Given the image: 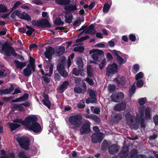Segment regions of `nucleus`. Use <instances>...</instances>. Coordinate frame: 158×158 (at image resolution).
I'll list each match as a JSON object with an SVG mask.
<instances>
[{
	"label": "nucleus",
	"mask_w": 158,
	"mask_h": 158,
	"mask_svg": "<svg viewBox=\"0 0 158 158\" xmlns=\"http://www.w3.org/2000/svg\"><path fill=\"white\" fill-rule=\"evenodd\" d=\"M38 117L34 115H30L26 117L24 120L22 119H15L13 120V122L19 123L26 127L27 129L34 133L40 132L42 130L40 124L37 121Z\"/></svg>",
	"instance_id": "1"
},
{
	"label": "nucleus",
	"mask_w": 158,
	"mask_h": 158,
	"mask_svg": "<svg viewBox=\"0 0 158 158\" xmlns=\"http://www.w3.org/2000/svg\"><path fill=\"white\" fill-rule=\"evenodd\" d=\"M0 45L2 46V51L4 52L8 57L12 55L16 59H20V57H22L21 56L15 52L13 47L9 45V43L6 42L3 44L0 43Z\"/></svg>",
	"instance_id": "2"
},
{
	"label": "nucleus",
	"mask_w": 158,
	"mask_h": 158,
	"mask_svg": "<svg viewBox=\"0 0 158 158\" xmlns=\"http://www.w3.org/2000/svg\"><path fill=\"white\" fill-rule=\"evenodd\" d=\"M69 122L71 125L73 126L72 129H75L80 127L82 124V117L80 114L70 116L69 118Z\"/></svg>",
	"instance_id": "3"
},
{
	"label": "nucleus",
	"mask_w": 158,
	"mask_h": 158,
	"mask_svg": "<svg viewBox=\"0 0 158 158\" xmlns=\"http://www.w3.org/2000/svg\"><path fill=\"white\" fill-rule=\"evenodd\" d=\"M16 139L23 148L26 151L29 150L30 141L28 138L24 137H18Z\"/></svg>",
	"instance_id": "4"
},
{
	"label": "nucleus",
	"mask_w": 158,
	"mask_h": 158,
	"mask_svg": "<svg viewBox=\"0 0 158 158\" xmlns=\"http://www.w3.org/2000/svg\"><path fill=\"white\" fill-rule=\"evenodd\" d=\"M89 53L90 54L93 53L92 55V57L95 61H100L102 60L103 59L104 56V53L102 50L97 49L90 50Z\"/></svg>",
	"instance_id": "5"
},
{
	"label": "nucleus",
	"mask_w": 158,
	"mask_h": 158,
	"mask_svg": "<svg viewBox=\"0 0 158 158\" xmlns=\"http://www.w3.org/2000/svg\"><path fill=\"white\" fill-rule=\"evenodd\" d=\"M92 142L94 143H100L103 139L104 134L101 132L95 133L91 136Z\"/></svg>",
	"instance_id": "6"
},
{
	"label": "nucleus",
	"mask_w": 158,
	"mask_h": 158,
	"mask_svg": "<svg viewBox=\"0 0 158 158\" xmlns=\"http://www.w3.org/2000/svg\"><path fill=\"white\" fill-rule=\"evenodd\" d=\"M124 95L122 92H114L112 94L111 99L112 102H118L122 101L124 98Z\"/></svg>",
	"instance_id": "7"
},
{
	"label": "nucleus",
	"mask_w": 158,
	"mask_h": 158,
	"mask_svg": "<svg viewBox=\"0 0 158 158\" xmlns=\"http://www.w3.org/2000/svg\"><path fill=\"white\" fill-rule=\"evenodd\" d=\"M90 123L89 121H87L84 123L81 127L80 131L81 135L87 134L90 132Z\"/></svg>",
	"instance_id": "8"
},
{
	"label": "nucleus",
	"mask_w": 158,
	"mask_h": 158,
	"mask_svg": "<svg viewBox=\"0 0 158 158\" xmlns=\"http://www.w3.org/2000/svg\"><path fill=\"white\" fill-rule=\"evenodd\" d=\"M22 106L28 107L30 106V103L28 101H26L19 105L15 104L14 105V108L15 109H18L19 111H24L25 110Z\"/></svg>",
	"instance_id": "9"
},
{
	"label": "nucleus",
	"mask_w": 158,
	"mask_h": 158,
	"mask_svg": "<svg viewBox=\"0 0 158 158\" xmlns=\"http://www.w3.org/2000/svg\"><path fill=\"white\" fill-rule=\"evenodd\" d=\"M55 52L54 48L51 47H49L46 49V51L44 53V56L47 58L49 60L51 59L52 56Z\"/></svg>",
	"instance_id": "10"
},
{
	"label": "nucleus",
	"mask_w": 158,
	"mask_h": 158,
	"mask_svg": "<svg viewBox=\"0 0 158 158\" xmlns=\"http://www.w3.org/2000/svg\"><path fill=\"white\" fill-rule=\"evenodd\" d=\"M39 28H44L46 27L49 28L51 27L48 20L46 19H44L40 20Z\"/></svg>",
	"instance_id": "11"
},
{
	"label": "nucleus",
	"mask_w": 158,
	"mask_h": 158,
	"mask_svg": "<svg viewBox=\"0 0 158 158\" xmlns=\"http://www.w3.org/2000/svg\"><path fill=\"white\" fill-rule=\"evenodd\" d=\"M120 149V147L116 144H113L109 146V154L114 155L117 153Z\"/></svg>",
	"instance_id": "12"
},
{
	"label": "nucleus",
	"mask_w": 158,
	"mask_h": 158,
	"mask_svg": "<svg viewBox=\"0 0 158 158\" xmlns=\"http://www.w3.org/2000/svg\"><path fill=\"white\" fill-rule=\"evenodd\" d=\"M118 70V65L115 63L109 64V73H116Z\"/></svg>",
	"instance_id": "13"
},
{
	"label": "nucleus",
	"mask_w": 158,
	"mask_h": 158,
	"mask_svg": "<svg viewBox=\"0 0 158 158\" xmlns=\"http://www.w3.org/2000/svg\"><path fill=\"white\" fill-rule=\"evenodd\" d=\"M43 97L44 99L42 100L43 103L46 106L48 109H50L51 105V102L49 100V97L45 93L43 94Z\"/></svg>",
	"instance_id": "14"
},
{
	"label": "nucleus",
	"mask_w": 158,
	"mask_h": 158,
	"mask_svg": "<svg viewBox=\"0 0 158 158\" xmlns=\"http://www.w3.org/2000/svg\"><path fill=\"white\" fill-rule=\"evenodd\" d=\"M29 95L27 93H25L23 95L15 99L12 101V102H22L25 101L28 98Z\"/></svg>",
	"instance_id": "15"
},
{
	"label": "nucleus",
	"mask_w": 158,
	"mask_h": 158,
	"mask_svg": "<svg viewBox=\"0 0 158 158\" xmlns=\"http://www.w3.org/2000/svg\"><path fill=\"white\" fill-rule=\"evenodd\" d=\"M70 85L69 82L66 81H64L59 87V92L60 93L63 92L66 89L68 86Z\"/></svg>",
	"instance_id": "16"
},
{
	"label": "nucleus",
	"mask_w": 158,
	"mask_h": 158,
	"mask_svg": "<svg viewBox=\"0 0 158 158\" xmlns=\"http://www.w3.org/2000/svg\"><path fill=\"white\" fill-rule=\"evenodd\" d=\"M16 68L17 69H22L26 65L27 63L25 62H20L18 60H15L14 61Z\"/></svg>",
	"instance_id": "17"
},
{
	"label": "nucleus",
	"mask_w": 158,
	"mask_h": 158,
	"mask_svg": "<svg viewBox=\"0 0 158 158\" xmlns=\"http://www.w3.org/2000/svg\"><path fill=\"white\" fill-rule=\"evenodd\" d=\"M126 107V103L122 102L116 105L114 107V109L115 110L120 111L125 110Z\"/></svg>",
	"instance_id": "18"
},
{
	"label": "nucleus",
	"mask_w": 158,
	"mask_h": 158,
	"mask_svg": "<svg viewBox=\"0 0 158 158\" xmlns=\"http://www.w3.org/2000/svg\"><path fill=\"white\" fill-rule=\"evenodd\" d=\"M101 148L102 150L104 152L109 150V143L106 139L103 140L101 144Z\"/></svg>",
	"instance_id": "19"
},
{
	"label": "nucleus",
	"mask_w": 158,
	"mask_h": 158,
	"mask_svg": "<svg viewBox=\"0 0 158 158\" xmlns=\"http://www.w3.org/2000/svg\"><path fill=\"white\" fill-rule=\"evenodd\" d=\"M18 123H15L14 122H13V123H8L9 128L11 131H14L21 126V125L18 124Z\"/></svg>",
	"instance_id": "20"
},
{
	"label": "nucleus",
	"mask_w": 158,
	"mask_h": 158,
	"mask_svg": "<svg viewBox=\"0 0 158 158\" xmlns=\"http://www.w3.org/2000/svg\"><path fill=\"white\" fill-rule=\"evenodd\" d=\"M89 95L90 97V98L94 100L97 101L96 99V94L97 92L96 90H94L93 89H89L88 90Z\"/></svg>",
	"instance_id": "21"
},
{
	"label": "nucleus",
	"mask_w": 158,
	"mask_h": 158,
	"mask_svg": "<svg viewBox=\"0 0 158 158\" xmlns=\"http://www.w3.org/2000/svg\"><path fill=\"white\" fill-rule=\"evenodd\" d=\"M94 29L95 26L94 24H92L88 27V30L86 33L94 35L96 33V31Z\"/></svg>",
	"instance_id": "22"
},
{
	"label": "nucleus",
	"mask_w": 158,
	"mask_h": 158,
	"mask_svg": "<svg viewBox=\"0 0 158 158\" xmlns=\"http://www.w3.org/2000/svg\"><path fill=\"white\" fill-rule=\"evenodd\" d=\"M20 18L26 20L27 21H30L31 20V18L30 15L25 12H23L22 13Z\"/></svg>",
	"instance_id": "23"
},
{
	"label": "nucleus",
	"mask_w": 158,
	"mask_h": 158,
	"mask_svg": "<svg viewBox=\"0 0 158 158\" xmlns=\"http://www.w3.org/2000/svg\"><path fill=\"white\" fill-rule=\"evenodd\" d=\"M71 2L70 0H55L56 3L60 5H67Z\"/></svg>",
	"instance_id": "24"
},
{
	"label": "nucleus",
	"mask_w": 158,
	"mask_h": 158,
	"mask_svg": "<svg viewBox=\"0 0 158 158\" xmlns=\"http://www.w3.org/2000/svg\"><path fill=\"white\" fill-rule=\"evenodd\" d=\"M145 118L146 120L150 119L151 117V110L150 107H147L145 111Z\"/></svg>",
	"instance_id": "25"
},
{
	"label": "nucleus",
	"mask_w": 158,
	"mask_h": 158,
	"mask_svg": "<svg viewBox=\"0 0 158 158\" xmlns=\"http://www.w3.org/2000/svg\"><path fill=\"white\" fill-rule=\"evenodd\" d=\"M112 117H113L114 122L115 123L119 122L122 119V115L120 114H115Z\"/></svg>",
	"instance_id": "26"
},
{
	"label": "nucleus",
	"mask_w": 158,
	"mask_h": 158,
	"mask_svg": "<svg viewBox=\"0 0 158 158\" xmlns=\"http://www.w3.org/2000/svg\"><path fill=\"white\" fill-rule=\"evenodd\" d=\"M64 9L67 11L70 12L76 10H77V6L76 5H70L65 6Z\"/></svg>",
	"instance_id": "27"
},
{
	"label": "nucleus",
	"mask_w": 158,
	"mask_h": 158,
	"mask_svg": "<svg viewBox=\"0 0 158 158\" xmlns=\"http://www.w3.org/2000/svg\"><path fill=\"white\" fill-rule=\"evenodd\" d=\"M138 151L137 150L132 149L130 152V155L128 158H135L137 156Z\"/></svg>",
	"instance_id": "28"
},
{
	"label": "nucleus",
	"mask_w": 158,
	"mask_h": 158,
	"mask_svg": "<svg viewBox=\"0 0 158 158\" xmlns=\"http://www.w3.org/2000/svg\"><path fill=\"white\" fill-rule=\"evenodd\" d=\"M26 28L28 29L26 33L27 35L29 36H31L32 33L35 31V29L34 28L30 27L29 26L27 25Z\"/></svg>",
	"instance_id": "29"
},
{
	"label": "nucleus",
	"mask_w": 158,
	"mask_h": 158,
	"mask_svg": "<svg viewBox=\"0 0 158 158\" xmlns=\"http://www.w3.org/2000/svg\"><path fill=\"white\" fill-rule=\"evenodd\" d=\"M135 90V85L133 84L128 91L129 95L130 97L134 94Z\"/></svg>",
	"instance_id": "30"
},
{
	"label": "nucleus",
	"mask_w": 158,
	"mask_h": 158,
	"mask_svg": "<svg viewBox=\"0 0 158 158\" xmlns=\"http://www.w3.org/2000/svg\"><path fill=\"white\" fill-rule=\"evenodd\" d=\"M65 48L63 46L60 47L57 52V54L58 56H60L62 55L65 52Z\"/></svg>",
	"instance_id": "31"
},
{
	"label": "nucleus",
	"mask_w": 158,
	"mask_h": 158,
	"mask_svg": "<svg viewBox=\"0 0 158 158\" xmlns=\"http://www.w3.org/2000/svg\"><path fill=\"white\" fill-rule=\"evenodd\" d=\"M54 23L56 26L63 25L64 23V22L62 21L60 18L56 19Z\"/></svg>",
	"instance_id": "32"
},
{
	"label": "nucleus",
	"mask_w": 158,
	"mask_h": 158,
	"mask_svg": "<svg viewBox=\"0 0 158 158\" xmlns=\"http://www.w3.org/2000/svg\"><path fill=\"white\" fill-rule=\"evenodd\" d=\"M120 158H127V151L123 150L119 154Z\"/></svg>",
	"instance_id": "33"
},
{
	"label": "nucleus",
	"mask_w": 158,
	"mask_h": 158,
	"mask_svg": "<svg viewBox=\"0 0 158 158\" xmlns=\"http://www.w3.org/2000/svg\"><path fill=\"white\" fill-rule=\"evenodd\" d=\"M18 156L19 158H29L27 156L26 153L23 150H21L19 152Z\"/></svg>",
	"instance_id": "34"
},
{
	"label": "nucleus",
	"mask_w": 158,
	"mask_h": 158,
	"mask_svg": "<svg viewBox=\"0 0 158 158\" xmlns=\"http://www.w3.org/2000/svg\"><path fill=\"white\" fill-rule=\"evenodd\" d=\"M87 71L88 76L89 77H92L93 76V73L91 65L88 66L87 68Z\"/></svg>",
	"instance_id": "35"
},
{
	"label": "nucleus",
	"mask_w": 158,
	"mask_h": 158,
	"mask_svg": "<svg viewBox=\"0 0 158 158\" xmlns=\"http://www.w3.org/2000/svg\"><path fill=\"white\" fill-rule=\"evenodd\" d=\"M85 49V48L83 46H79L75 47L74 51L75 52H79L80 53H83Z\"/></svg>",
	"instance_id": "36"
},
{
	"label": "nucleus",
	"mask_w": 158,
	"mask_h": 158,
	"mask_svg": "<svg viewBox=\"0 0 158 158\" xmlns=\"http://www.w3.org/2000/svg\"><path fill=\"white\" fill-rule=\"evenodd\" d=\"M23 73L26 76H30L32 73L31 70V69H28L25 68L23 70Z\"/></svg>",
	"instance_id": "37"
},
{
	"label": "nucleus",
	"mask_w": 158,
	"mask_h": 158,
	"mask_svg": "<svg viewBox=\"0 0 158 158\" xmlns=\"http://www.w3.org/2000/svg\"><path fill=\"white\" fill-rule=\"evenodd\" d=\"M22 4V2L20 1H18L16 2L14 4L12 8L11 9V12L14 11L15 9L18 8L19 6Z\"/></svg>",
	"instance_id": "38"
},
{
	"label": "nucleus",
	"mask_w": 158,
	"mask_h": 158,
	"mask_svg": "<svg viewBox=\"0 0 158 158\" xmlns=\"http://www.w3.org/2000/svg\"><path fill=\"white\" fill-rule=\"evenodd\" d=\"M125 117L127 121H129L131 123L134 122V120L132 118V116L128 112L126 113Z\"/></svg>",
	"instance_id": "39"
},
{
	"label": "nucleus",
	"mask_w": 158,
	"mask_h": 158,
	"mask_svg": "<svg viewBox=\"0 0 158 158\" xmlns=\"http://www.w3.org/2000/svg\"><path fill=\"white\" fill-rule=\"evenodd\" d=\"M91 118L95 122L99 123L101 121L100 118L98 116L94 114H91Z\"/></svg>",
	"instance_id": "40"
},
{
	"label": "nucleus",
	"mask_w": 158,
	"mask_h": 158,
	"mask_svg": "<svg viewBox=\"0 0 158 158\" xmlns=\"http://www.w3.org/2000/svg\"><path fill=\"white\" fill-rule=\"evenodd\" d=\"M81 70L78 69L77 68H74L73 70V73L76 76H78L80 74Z\"/></svg>",
	"instance_id": "41"
},
{
	"label": "nucleus",
	"mask_w": 158,
	"mask_h": 158,
	"mask_svg": "<svg viewBox=\"0 0 158 158\" xmlns=\"http://www.w3.org/2000/svg\"><path fill=\"white\" fill-rule=\"evenodd\" d=\"M6 7L3 4H0V13L6 12H7Z\"/></svg>",
	"instance_id": "42"
},
{
	"label": "nucleus",
	"mask_w": 158,
	"mask_h": 158,
	"mask_svg": "<svg viewBox=\"0 0 158 158\" xmlns=\"http://www.w3.org/2000/svg\"><path fill=\"white\" fill-rule=\"evenodd\" d=\"M64 65H65L60 64L57 66V69L59 73L65 69L64 67Z\"/></svg>",
	"instance_id": "43"
},
{
	"label": "nucleus",
	"mask_w": 158,
	"mask_h": 158,
	"mask_svg": "<svg viewBox=\"0 0 158 158\" xmlns=\"http://www.w3.org/2000/svg\"><path fill=\"white\" fill-rule=\"evenodd\" d=\"M139 64H135L133 66V68L132 69V72L134 73H136L139 70Z\"/></svg>",
	"instance_id": "44"
},
{
	"label": "nucleus",
	"mask_w": 158,
	"mask_h": 158,
	"mask_svg": "<svg viewBox=\"0 0 158 158\" xmlns=\"http://www.w3.org/2000/svg\"><path fill=\"white\" fill-rule=\"evenodd\" d=\"M116 60L118 64L120 65L125 62V61H124L123 59L120 56L116 57Z\"/></svg>",
	"instance_id": "45"
},
{
	"label": "nucleus",
	"mask_w": 158,
	"mask_h": 158,
	"mask_svg": "<svg viewBox=\"0 0 158 158\" xmlns=\"http://www.w3.org/2000/svg\"><path fill=\"white\" fill-rule=\"evenodd\" d=\"M143 82L142 80H138L136 82V86L138 88L141 87L143 86Z\"/></svg>",
	"instance_id": "46"
},
{
	"label": "nucleus",
	"mask_w": 158,
	"mask_h": 158,
	"mask_svg": "<svg viewBox=\"0 0 158 158\" xmlns=\"http://www.w3.org/2000/svg\"><path fill=\"white\" fill-rule=\"evenodd\" d=\"M143 73L142 72H140L137 73L135 76V79L136 80L141 79L143 77Z\"/></svg>",
	"instance_id": "47"
},
{
	"label": "nucleus",
	"mask_w": 158,
	"mask_h": 158,
	"mask_svg": "<svg viewBox=\"0 0 158 158\" xmlns=\"http://www.w3.org/2000/svg\"><path fill=\"white\" fill-rule=\"evenodd\" d=\"M109 11V3H105L103 6V11L104 13H107Z\"/></svg>",
	"instance_id": "48"
},
{
	"label": "nucleus",
	"mask_w": 158,
	"mask_h": 158,
	"mask_svg": "<svg viewBox=\"0 0 158 158\" xmlns=\"http://www.w3.org/2000/svg\"><path fill=\"white\" fill-rule=\"evenodd\" d=\"M146 98H140L138 100L139 104L140 106L143 105L145 103Z\"/></svg>",
	"instance_id": "49"
},
{
	"label": "nucleus",
	"mask_w": 158,
	"mask_h": 158,
	"mask_svg": "<svg viewBox=\"0 0 158 158\" xmlns=\"http://www.w3.org/2000/svg\"><path fill=\"white\" fill-rule=\"evenodd\" d=\"M64 17L65 19V22L66 23H70L72 22V18H71L70 16H69L68 17L66 15H65Z\"/></svg>",
	"instance_id": "50"
},
{
	"label": "nucleus",
	"mask_w": 158,
	"mask_h": 158,
	"mask_svg": "<svg viewBox=\"0 0 158 158\" xmlns=\"http://www.w3.org/2000/svg\"><path fill=\"white\" fill-rule=\"evenodd\" d=\"M81 19L77 20H76L74 21V23L73 24V26H78L81 23Z\"/></svg>",
	"instance_id": "51"
},
{
	"label": "nucleus",
	"mask_w": 158,
	"mask_h": 158,
	"mask_svg": "<svg viewBox=\"0 0 158 158\" xmlns=\"http://www.w3.org/2000/svg\"><path fill=\"white\" fill-rule=\"evenodd\" d=\"M77 64L79 67L83 68V64L81 59H78L77 61Z\"/></svg>",
	"instance_id": "52"
},
{
	"label": "nucleus",
	"mask_w": 158,
	"mask_h": 158,
	"mask_svg": "<svg viewBox=\"0 0 158 158\" xmlns=\"http://www.w3.org/2000/svg\"><path fill=\"white\" fill-rule=\"evenodd\" d=\"M31 23L34 26H37L39 27L40 25V20L37 21V20L34 19L32 21Z\"/></svg>",
	"instance_id": "53"
},
{
	"label": "nucleus",
	"mask_w": 158,
	"mask_h": 158,
	"mask_svg": "<svg viewBox=\"0 0 158 158\" xmlns=\"http://www.w3.org/2000/svg\"><path fill=\"white\" fill-rule=\"evenodd\" d=\"M41 78L43 80L45 83H48L50 82V80L49 78L45 76H43Z\"/></svg>",
	"instance_id": "54"
},
{
	"label": "nucleus",
	"mask_w": 158,
	"mask_h": 158,
	"mask_svg": "<svg viewBox=\"0 0 158 158\" xmlns=\"http://www.w3.org/2000/svg\"><path fill=\"white\" fill-rule=\"evenodd\" d=\"M153 120L156 126H158V115H154L153 118Z\"/></svg>",
	"instance_id": "55"
},
{
	"label": "nucleus",
	"mask_w": 158,
	"mask_h": 158,
	"mask_svg": "<svg viewBox=\"0 0 158 158\" xmlns=\"http://www.w3.org/2000/svg\"><path fill=\"white\" fill-rule=\"evenodd\" d=\"M116 87L114 85H111L109 84V93L113 92L115 89Z\"/></svg>",
	"instance_id": "56"
},
{
	"label": "nucleus",
	"mask_w": 158,
	"mask_h": 158,
	"mask_svg": "<svg viewBox=\"0 0 158 158\" xmlns=\"http://www.w3.org/2000/svg\"><path fill=\"white\" fill-rule=\"evenodd\" d=\"M60 75L64 77H66L68 75V74L65 71V69L59 73Z\"/></svg>",
	"instance_id": "57"
},
{
	"label": "nucleus",
	"mask_w": 158,
	"mask_h": 158,
	"mask_svg": "<svg viewBox=\"0 0 158 158\" xmlns=\"http://www.w3.org/2000/svg\"><path fill=\"white\" fill-rule=\"evenodd\" d=\"M30 152L31 153V154L34 155L37 153V151L36 148L35 147H33L31 148L29 150Z\"/></svg>",
	"instance_id": "58"
},
{
	"label": "nucleus",
	"mask_w": 158,
	"mask_h": 158,
	"mask_svg": "<svg viewBox=\"0 0 158 158\" xmlns=\"http://www.w3.org/2000/svg\"><path fill=\"white\" fill-rule=\"evenodd\" d=\"M145 119L140 120V126L141 128H144L146 127V125L145 123Z\"/></svg>",
	"instance_id": "59"
},
{
	"label": "nucleus",
	"mask_w": 158,
	"mask_h": 158,
	"mask_svg": "<svg viewBox=\"0 0 158 158\" xmlns=\"http://www.w3.org/2000/svg\"><path fill=\"white\" fill-rule=\"evenodd\" d=\"M54 79L56 81H59L61 79V77L59 74L55 73L54 75Z\"/></svg>",
	"instance_id": "60"
},
{
	"label": "nucleus",
	"mask_w": 158,
	"mask_h": 158,
	"mask_svg": "<svg viewBox=\"0 0 158 158\" xmlns=\"http://www.w3.org/2000/svg\"><path fill=\"white\" fill-rule=\"evenodd\" d=\"M74 91L77 93H80L82 91V89L80 87H76L74 88Z\"/></svg>",
	"instance_id": "61"
},
{
	"label": "nucleus",
	"mask_w": 158,
	"mask_h": 158,
	"mask_svg": "<svg viewBox=\"0 0 158 158\" xmlns=\"http://www.w3.org/2000/svg\"><path fill=\"white\" fill-rule=\"evenodd\" d=\"M129 39L132 41L134 42L136 40V37L135 35L131 34L129 36Z\"/></svg>",
	"instance_id": "62"
},
{
	"label": "nucleus",
	"mask_w": 158,
	"mask_h": 158,
	"mask_svg": "<svg viewBox=\"0 0 158 158\" xmlns=\"http://www.w3.org/2000/svg\"><path fill=\"white\" fill-rule=\"evenodd\" d=\"M14 13H15V15L17 16L18 18H20L22 14L21 11L18 10H15L14 11Z\"/></svg>",
	"instance_id": "63"
},
{
	"label": "nucleus",
	"mask_w": 158,
	"mask_h": 158,
	"mask_svg": "<svg viewBox=\"0 0 158 158\" xmlns=\"http://www.w3.org/2000/svg\"><path fill=\"white\" fill-rule=\"evenodd\" d=\"M86 81L88 82L90 85H94V82L93 80L90 79L89 78H87Z\"/></svg>",
	"instance_id": "64"
}]
</instances>
